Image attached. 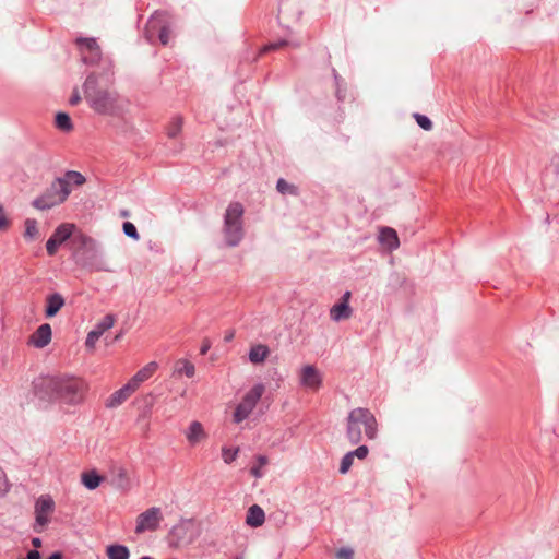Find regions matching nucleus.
Instances as JSON below:
<instances>
[{"mask_svg":"<svg viewBox=\"0 0 559 559\" xmlns=\"http://www.w3.org/2000/svg\"><path fill=\"white\" fill-rule=\"evenodd\" d=\"M33 391L43 401L76 406L84 402L88 384L84 379L68 373L41 376L33 381Z\"/></svg>","mask_w":559,"mask_h":559,"instance_id":"1","label":"nucleus"},{"mask_svg":"<svg viewBox=\"0 0 559 559\" xmlns=\"http://www.w3.org/2000/svg\"><path fill=\"white\" fill-rule=\"evenodd\" d=\"M83 93L90 108L103 116H120L123 111V100L116 91L100 88L98 76L91 72L84 83Z\"/></svg>","mask_w":559,"mask_h":559,"instance_id":"2","label":"nucleus"},{"mask_svg":"<svg viewBox=\"0 0 559 559\" xmlns=\"http://www.w3.org/2000/svg\"><path fill=\"white\" fill-rule=\"evenodd\" d=\"M374 440L378 436V421L369 408L357 407L352 409L346 418V438L350 444L357 445L364 440Z\"/></svg>","mask_w":559,"mask_h":559,"instance_id":"3","label":"nucleus"},{"mask_svg":"<svg viewBox=\"0 0 559 559\" xmlns=\"http://www.w3.org/2000/svg\"><path fill=\"white\" fill-rule=\"evenodd\" d=\"M70 248L76 263L93 271H108L100 259L97 242L83 234L71 238Z\"/></svg>","mask_w":559,"mask_h":559,"instance_id":"4","label":"nucleus"},{"mask_svg":"<svg viewBox=\"0 0 559 559\" xmlns=\"http://www.w3.org/2000/svg\"><path fill=\"white\" fill-rule=\"evenodd\" d=\"M243 212L240 202H231L225 211L223 231L228 247H237L243 238Z\"/></svg>","mask_w":559,"mask_h":559,"instance_id":"5","label":"nucleus"},{"mask_svg":"<svg viewBox=\"0 0 559 559\" xmlns=\"http://www.w3.org/2000/svg\"><path fill=\"white\" fill-rule=\"evenodd\" d=\"M71 191L62 181L55 179L41 195L33 200L32 205L40 211L50 210L66 202Z\"/></svg>","mask_w":559,"mask_h":559,"instance_id":"6","label":"nucleus"},{"mask_svg":"<svg viewBox=\"0 0 559 559\" xmlns=\"http://www.w3.org/2000/svg\"><path fill=\"white\" fill-rule=\"evenodd\" d=\"M144 34L150 43H153L157 37L160 44L166 46L170 38L168 14L164 11H155L146 23Z\"/></svg>","mask_w":559,"mask_h":559,"instance_id":"7","label":"nucleus"},{"mask_svg":"<svg viewBox=\"0 0 559 559\" xmlns=\"http://www.w3.org/2000/svg\"><path fill=\"white\" fill-rule=\"evenodd\" d=\"M264 390L265 388L262 383H257L243 395L234 412V421L236 424H240L249 417L264 393Z\"/></svg>","mask_w":559,"mask_h":559,"instance_id":"8","label":"nucleus"},{"mask_svg":"<svg viewBox=\"0 0 559 559\" xmlns=\"http://www.w3.org/2000/svg\"><path fill=\"white\" fill-rule=\"evenodd\" d=\"M162 521L163 513L160 508L151 507L138 515L134 532L138 535L145 532H155L158 530Z\"/></svg>","mask_w":559,"mask_h":559,"instance_id":"9","label":"nucleus"},{"mask_svg":"<svg viewBox=\"0 0 559 559\" xmlns=\"http://www.w3.org/2000/svg\"><path fill=\"white\" fill-rule=\"evenodd\" d=\"M75 226L73 224L63 223L59 225L46 242V250L49 257H53L60 245L71 238Z\"/></svg>","mask_w":559,"mask_h":559,"instance_id":"10","label":"nucleus"},{"mask_svg":"<svg viewBox=\"0 0 559 559\" xmlns=\"http://www.w3.org/2000/svg\"><path fill=\"white\" fill-rule=\"evenodd\" d=\"M322 374L312 365H306L300 370L299 383L305 389L318 391L322 385Z\"/></svg>","mask_w":559,"mask_h":559,"instance_id":"11","label":"nucleus"},{"mask_svg":"<svg viewBox=\"0 0 559 559\" xmlns=\"http://www.w3.org/2000/svg\"><path fill=\"white\" fill-rule=\"evenodd\" d=\"M51 326L48 323H43L29 337V344L36 348H44L51 342Z\"/></svg>","mask_w":559,"mask_h":559,"instance_id":"12","label":"nucleus"},{"mask_svg":"<svg viewBox=\"0 0 559 559\" xmlns=\"http://www.w3.org/2000/svg\"><path fill=\"white\" fill-rule=\"evenodd\" d=\"M135 386L131 384L130 380L119 390L115 391L106 401V407L115 408L121 405L134 391Z\"/></svg>","mask_w":559,"mask_h":559,"instance_id":"13","label":"nucleus"},{"mask_svg":"<svg viewBox=\"0 0 559 559\" xmlns=\"http://www.w3.org/2000/svg\"><path fill=\"white\" fill-rule=\"evenodd\" d=\"M66 301L60 293H52L46 296L45 317L50 319L57 316V313L64 306Z\"/></svg>","mask_w":559,"mask_h":559,"instance_id":"14","label":"nucleus"},{"mask_svg":"<svg viewBox=\"0 0 559 559\" xmlns=\"http://www.w3.org/2000/svg\"><path fill=\"white\" fill-rule=\"evenodd\" d=\"M379 241L389 250H395L400 246L396 231L391 227H382L379 234Z\"/></svg>","mask_w":559,"mask_h":559,"instance_id":"15","label":"nucleus"},{"mask_svg":"<svg viewBox=\"0 0 559 559\" xmlns=\"http://www.w3.org/2000/svg\"><path fill=\"white\" fill-rule=\"evenodd\" d=\"M56 179L62 181L67 189H71L72 186L80 187L86 182L85 176L76 170H67L62 177Z\"/></svg>","mask_w":559,"mask_h":559,"instance_id":"16","label":"nucleus"},{"mask_svg":"<svg viewBox=\"0 0 559 559\" xmlns=\"http://www.w3.org/2000/svg\"><path fill=\"white\" fill-rule=\"evenodd\" d=\"M265 521V513L258 504H252L247 512L246 523L251 527H259Z\"/></svg>","mask_w":559,"mask_h":559,"instance_id":"17","label":"nucleus"},{"mask_svg":"<svg viewBox=\"0 0 559 559\" xmlns=\"http://www.w3.org/2000/svg\"><path fill=\"white\" fill-rule=\"evenodd\" d=\"M156 369H157L156 362H154V361L148 362L146 366H144L142 369H140L130 379L131 384L134 385L135 389H138L141 383H143L144 381H146L147 379H150L152 377V374L155 372Z\"/></svg>","mask_w":559,"mask_h":559,"instance_id":"18","label":"nucleus"},{"mask_svg":"<svg viewBox=\"0 0 559 559\" xmlns=\"http://www.w3.org/2000/svg\"><path fill=\"white\" fill-rule=\"evenodd\" d=\"M352 308L348 302L340 301L335 304L330 310V317L333 321L338 322L341 320L348 319L352 316Z\"/></svg>","mask_w":559,"mask_h":559,"instance_id":"19","label":"nucleus"},{"mask_svg":"<svg viewBox=\"0 0 559 559\" xmlns=\"http://www.w3.org/2000/svg\"><path fill=\"white\" fill-rule=\"evenodd\" d=\"M205 437V432L201 423L194 420L190 424L186 431V438L191 445H195L202 438Z\"/></svg>","mask_w":559,"mask_h":559,"instance_id":"20","label":"nucleus"},{"mask_svg":"<svg viewBox=\"0 0 559 559\" xmlns=\"http://www.w3.org/2000/svg\"><path fill=\"white\" fill-rule=\"evenodd\" d=\"M108 559H129L130 550L127 546L120 544H111L106 548Z\"/></svg>","mask_w":559,"mask_h":559,"instance_id":"21","label":"nucleus"},{"mask_svg":"<svg viewBox=\"0 0 559 559\" xmlns=\"http://www.w3.org/2000/svg\"><path fill=\"white\" fill-rule=\"evenodd\" d=\"M81 481L88 490L96 489L103 481V477L96 471L84 472Z\"/></svg>","mask_w":559,"mask_h":559,"instance_id":"22","label":"nucleus"},{"mask_svg":"<svg viewBox=\"0 0 559 559\" xmlns=\"http://www.w3.org/2000/svg\"><path fill=\"white\" fill-rule=\"evenodd\" d=\"M270 350L267 346L259 344L252 346L249 350V359L253 364H260L267 357Z\"/></svg>","mask_w":559,"mask_h":559,"instance_id":"23","label":"nucleus"},{"mask_svg":"<svg viewBox=\"0 0 559 559\" xmlns=\"http://www.w3.org/2000/svg\"><path fill=\"white\" fill-rule=\"evenodd\" d=\"M175 373L185 374L188 378H192L195 373L194 365L189 360L180 359L176 362Z\"/></svg>","mask_w":559,"mask_h":559,"instance_id":"24","label":"nucleus"},{"mask_svg":"<svg viewBox=\"0 0 559 559\" xmlns=\"http://www.w3.org/2000/svg\"><path fill=\"white\" fill-rule=\"evenodd\" d=\"M55 508V502L51 497L49 496H41L36 502L35 506V513H43L46 514L48 512H51Z\"/></svg>","mask_w":559,"mask_h":559,"instance_id":"25","label":"nucleus"},{"mask_svg":"<svg viewBox=\"0 0 559 559\" xmlns=\"http://www.w3.org/2000/svg\"><path fill=\"white\" fill-rule=\"evenodd\" d=\"M56 127L62 131H70L73 128L70 116L67 112H58L55 118Z\"/></svg>","mask_w":559,"mask_h":559,"instance_id":"26","label":"nucleus"},{"mask_svg":"<svg viewBox=\"0 0 559 559\" xmlns=\"http://www.w3.org/2000/svg\"><path fill=\"white\" fill-rule=\"evenodd\" d=\"M276 189L281 194H289V195H297L298 194V187H296L293 183H289L284 178H280L276 182Z\"/></svg>","mask_w":559,"mask_h":559,"instance_id":"27","label":"nucleus"},{"mask_svg":"<svg viewBox=\"0 0 559 559\" xmlns=\"http://www.w3.org/2000/svg\"><path fill=\"white\" fill-rule=\"evenodd\" d=\"M115 324V316L108 313L102 318L99 322L95 325L94 330L98 331L100 335H103L107 330L111 329Z\"/></svg>","mask_w":559,"mask_h":559,"instance_id":"28","label":"nucleus"},{"mask_svg":"<svg viewBox=\"0 0 559 559\" xmlns=\"http://www.w3.org/2000/svg\"><path fill=\"white\" fill-rule=\"evenodd\" d=\"M76 44L80 46V48L82 49V51H86V52H90V51H96L97 49H99V45L97 44L96 39L91 37V38H83V37H80L78 38L76 40Z\"/></svg>","mask_w":559,"mask_h":559,"instance_id":"29","label":"nucleus"},{"mask_svg":"<svg viewBox=\"0 0 559 559\" xmlns=\"http://www.w3.org/2000/svg\"><path fill=\"white\" fill-rule=\"evenodd\" d=\"M24 237L28 240L34 239L38 235L37 221L34 218H26L25 221Z\"/></svg>","mask_w":559,"mask_h":559,"instance_id":"30","label":"nucleus"},{"mask_svg":"<svg viewBox=\"0 0 559 559\" xmlns=\"http://www.w3.org/2000/svg\"><path fill=\"white\" fill-rule=\"evenodd\" d=\"M182 123L181 117H175L167 129V135L171 139L176 138L181 132Z\"/></svg>","mask_w":559,"mask_h":559,"instance_id":"31","label":"nucleus"},{"mask_svg":"<svg viewBox=\"0 0 559 559\" xmlns=\"http://www.w3.org/2000/svg\"><path fill=\"white\" fill-rule=\"evenodd\" d=\"M100 59H102L100 48L97 49L96 51L92 50L87 53H83V56H82V61L85 64H90V66H94V64L98 63Z\"/></svg>","mask_w":559,"mask_h":559,"instance_id":"32","label":"nucleus"},{"mask_svg":"<svg viewBox=\"0 0 559 559\" xmlns=\"http://www.w3.org/2000/svg\"><path fill=\"white\" fill-rule=\"evenodd\" d=\"M257 462L258 464L250 468V474L255 478H261L263 476L261 468L267 464V457L265 455H258Z\"/></svg>","mask_w":559,"mask_h":559,"instance_id":"33","label":"nucleus"},{"mask_svg":"<svg viewBox=\"0 0 559 559\" xmlns=\"http://www.w3.org/2000/svg\"><path fill=\"white\" fill-rule=\"evenodd\" d=\"M238 452H239L238 448L230 449L227 447H223L222 459L226 464H230L237 459Z\"/></svg>","mask_w":559,"mask_h":559,"instance_id":"34","label":"nucleus"},{"mask_svg":"<svg viewBox=\"0 0 559 559\" xmlns=\"http://www.w3.org/2000/svg\"><path fill=\"white\" fill-rule=\"evenodd\" d=\"M414 118L417 124L425 131H430L432 129V121L429 119V117L416 112L414 114Z\"/></svg>","mask_w":559,"mask_h":559,"instance_id":"35","label":"nucleus"},{"mask_svg":"<svg viewBox=\"0 0 559 559\" xmlns=\"http://www.w3.org/2000/svg\"><path fill=\"white\" fill-rule=\"evenodd\" d=\"M122 230L126 236L132 238L133 240L140 239V235H139L138 229L133 223L124 222L122 225Z\"/></svg>","mask_w":559,"mask_h":559,"instance_id":"36","label":"nucleus"},{"mask_svg":"<svg viewBox=\"0 0 559 559\" xmlns=\"http://www.w3.org/2000/svg\"><path fill=\"white\" fill-rule=\"evenodd\" d=\"M353 462H354V459L353 456L349 454V453H346L342 460H341V464H340V473L341 474H346L352 465H353Z\"/></svg>","mask_w":559,"mask_h":559,"instance_id":"37","label":"nucleus"},{"mask_svg":"<svg viewBox=\"0 0 559 559\" xmlns=\"http://www.w3.org/2000/svg\"><path fill=\"white\" fill-rule=\"evenodd\" d=\"M100 334L98 333V331H95L94 329L92 331L88 332L87 336H86V340H85V346L87 348H94L95 347V344L96 342L100 338Z\"/></svg>","mask_w":559,"mask_h":559,"instance_id":"38","label":"nucleus"},{"mask_svg":"<svg viewBox=\"0 0 559 559\" xmlns=\"http://www.w3.org/2000/svg\"><path fill=\"white\" fill-rule=\"evenodd\" d=\"M287 45V40L285 39H281V40H277V41H273V43H270L267 45H265L262 49H261V53H265V52H269V51H273V50H277L284 46Z\"/></svg>","mask_w":559,"mask_h":559,"instance_id":"39","label":"nucleus"},{"mask_svg":"<svg viewBox=\"0 0 559 559\" xmlns=\"http://www.w3.org/2000/svg\"><path fill=\"white\" fill-rule=\"evenodd\" d=\"M348 453L353 456V459L358 457L359 460H364L367 457V455L369 453V449L367 445L361 444L358 448H356L354 451H349Z\"/></svg>","mask_w":559,"mask_h":559,"instance_id":"40","label":"nucleus"},{"mask_svg":"<svg viewBox=\"0 0 559 559\" xmlns=\"http://www.w3.org/2000/svg\"><path fill=\"white\" fill-rule=\"evenodd\" d=\"M36 514V524L34 526V531L37 533L41 532V527L48 523V518L46 514L43 513H35Z\"/></svg>","mask_w":559,"mask_h":559,"instance_id":"41","label":"nucleus"},{"mask_svg":"<svg viewBox=\"0 0 559 559\" xmlns=\"http://www.w3.org/2000/svg\"><path fill=\"white\" fill-rule=\"evenodd\" d=\"M337 559H354V550L348 547H342L336 552Z\"/></svg>","mask_w":559,"mask_h":559,"instance_id":"42","label":"nucleus"},{"mask_svg":"<svg viewBox=\"0 0 559 559\" xmlns=\"http://www.w3.org/2000/svg\"><path fill=\"white\" fill-rule=\"evenodd\" d=\"M10 226V219L8 218L4 207L0 204V231L8 229Z\"/></svg>","mask_w":559,"mask_h":559,"instance_id":"43","label":"nucleus"},{"mask_svg":"<svg viewBox=\"0 0 559 559\" xmlns=\"http://www.w3.org/2000/svg\"><path fill=\"white\" fill-rule=\"evenodd\" d=\"M81 100H82V97H81V94L79 92V88L74 87L73 92H72V95H71V97L69 99V104L71 106H76V105H79L81 103Z\"/></svg>","mask_w":559,"mask_h":559,"instance_id":"44","label":"nucleus"},{"mask_svg":"<svg viewBox=\"0 0 559 559\" xmlns=\"http://www.w3.org/2000/svg\"><path fill=\"white\" fill-rule=\"evenodd\" d=\"M210 348H211L210 340H207V338L203 340V343H202L201 348H200V354L201 355H205L209 352Z\"/></svg>","mask_w":559,"mask_h":559,"instance_id":"45","label":"nucleus"},{"mask_svg":"<svg viewBox=\"0 0 559 559\" xmlns=\"http://www.w3.org/2000/svg\"><path fill=\"white\" fill-rule=\"evenodd\" d=\"M32 545L37 549L40 548L43 545V542L39 537H33L32 538Z\"/></svg>","mask_w":559,"mask_h":559,"instance_id":"46","label":"nucleus"},{"mask_svg":"<svg viewBox=\"0 0 559 559\" xmlns=\"http://www.w3.org/2000/svg\"><path fill=\"white\" fill-rule=\"evenodd\" d=\"M234 336H235V332L233 330H230V331L226 332L224 340H225V342H231Z\"/></svg>","mask_w":559,"mask_h":559,"instance_id":"47","label":"nucleus"},{"mask_svg":"<svg viewBox=\"0 0 559 559\" xmlns=\"http://www.w3.org/2000/svg\"><path fill=\"white\" fill-rule=\"evenodd\" d=\"M63 555L60 551L52 552L47 559H62Z\"/></svg>","mask_w":559,"mask_h":559,"instance_id":"48","label":"nucleus"},{"mask_svg":"<svg viewBox=\"0 0 559 559\" xmlns=\"http://www.w3.org/2000/svg\"><path fill=\"white\" fill-rule=\"evenodd\" d=\"M349 298H350V292H345L340 301L348 302Z\"/></svg>","mask_w":559,"mask_h":559,"instance_id":"49","label":"nucleus"},{"mask_svg":"<svg viewBox=\"0 0 559 559\" xmlns=\"http://www.w3.org/2000/svg\"><path fill=\"white\" fill-rule=\"evenodd\" d=\"M336 97L338 98V100L343 99L342 98V93H341L340 88H337V91H336Z\"/></svg>","mask_w":559,"mask_h":559,"instance_id":"50","label":"nucleus"},{"mask_svg":"<svg viewBox=\"0 0 559 559\" xmlns=\"http://www.w3.org/2000/svg\"><path fill=\"white\" fill-rule=\"evenodd\" d=\"M333 74H334V79H335L336 83L338 84L340 76H338V74L336 73L335 70H333Z\"/></svg>","mask_w":559,"mask_h":559,"instance_id":"51","label":"nucleus"},{"mask_svg":"<svg viewBox=\"0 0 559 559\" xmlns=\"http://www.w3.org/2000/svg\"><path fill=\"white\" fill-rule=\"evenodd\" d=\"M140 559H153V558H152V557H150V556H143V557H141Z\"/></svg>","mask_w":559,"mask_h":559,"instance_id":"52","label":"nucleus"},{"mask_svg":"<svg viewBox=\"0 0 559 559\" xmlns=\"http://www.w3.org/2000/svg\"><path fill=\"white\" fill-rule=\"evenodd\" d=\"M122 216L127 217V216H128V212H127V211H123V212H122Z\"/></svg>","mask_w":559,"mask_h":559,"instance_id":"53","label":"nucleus"},{"mask_svg":"<svg viewBox=\"0 0 559 559\" xmlns=\"http://www.w3.org/2000/svg\"><path fill=\"white\" fill-rule=\"evenodd\" d=\"M236 559H243L241 556H237Z\"/></svg>","mask_w":559,"mask_h":559,"instance_id":"54","label":"nucleus"}]
</instances>
